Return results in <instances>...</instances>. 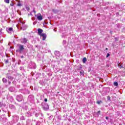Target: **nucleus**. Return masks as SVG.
I'll list each match as a JSON object with an SVG mask.
<instances>
[{
    "mask_svg": "<svg viewBox=\"0 0 125 125\" xmlns=\"http://www.w3.org/2000/svg\"><path fill=\"white\" fill-rule=\"evenodd\" d=\"M13 28L12 27H10L8 29V32H11L12 31Z\"/></svg>",
    "mask_w": 125,
    "mask_h": 125,
    "instance_id": "8",
    "label": "nucleus"
},
{
    "mask_svg": "<svg viewBox=\"0 0 125 125\" xmlns=\"http://www.w3.org/2000/svg\"><path fill=\"white\" fill-rule=\"evenodd\" d=\"M118 66H119L120 69H122V68H124V64H123V63H119L118 64Z\"/></svg>",
    "mask_w": 125,
    "mask_h": 125,
    "instance_id": "6",
    "label": "nucleus"
},
{
    "mask_svg": "<svg viewBox=\"0 0 125 125\" xmlns=\"http://www.w3.org/2000/svg\"><path fill=\"white\" fill-rule=\"evenodd\" d=\"M98 114H100V111H98L97 112Z\"/></svg>",
    "mask_w": 125,
    "mask_h": 125,
    "instance_id": "19",
    "label": "nucleus"
},
{
    "mask_svg": "<svg viewBox=\"0 0 125 125\" xmlns=\"http://www.w3.org/2000/svg\"><path fill=\"white\" fill-rule=\"evenodd\" d=\"M114 85H115V86H118V85H119L118 82H114Z\"/></svg>",
    "mask_w": 125,
    "mask_h": 125,
    "instance_id": "9",
    "label": "nucleus"
},
{
    "mask_svg": "<svg viewBox=\"0 0 125 125\" xmlns=\"http://www.w3.org/2000/svg\"><path fill=\"white\" fill-rule=\"evenodd\" d=\"M83 63H85V62H86V58H84L83 59Z\"/></svg>",
    "mask_w": 125,
    "mask_h": 125,
    "instance_id": "7",
    "label": "nucleus"
},
{
    "mask_svg": "<svg viewBox=\"0 0 125 125\" xmlns=\"http://www.w3.org/2000/svg\"><path fill=\"white\" fill-rule=\"evenodd\" d=\"M109 56H110V54H107V55H106V57H109Z\"/></svg>",
    "mask_w": 125,
    "mask_h": 125,
    "instance_id": "16",
    "label": "nucleus"
},
{
    "mask_svg": "<svg viewBox=\"0 0 125 125\" xmlns=\"http://www.w3.org/2000/svg\"><path fill=\"white\" fill-rule=\"evenodd\" d=\"M2 81L3 83H6V82H7V80L5 78H3Z\"/></svg>",
    "mask_w": 125,
    "mask_h": 125,
    "instance_id": "10",
    "label": "nucleus"
},
{
    "mask_svg": "<svg viewBox=\"0 0 125 125\" xmlns=\"http://www.w3.org/2000/svg\"><path fill=\"white\" fill-rule=\"evenodd\" d=\"M18 46L20 49L19 50L20 52H21V53L23 52V50H24V46L21 44H19Z\"/></svg>",
    "mask_w": 125,
    "mask_h": 125,
    "instance_id": "1",
    "label": "nucleus"
},
{
    "mask_svg": "<svg viewBox=\"0 0 125 125\" xmlns=\"http://www.w3.org/2000/svg\"><path fill=\"white\" fill-rule=\"evenodd\" d=\"M21 42H22V43H26V42H27V39L23 38L21 40Z\"/></svg>",
    "mask_w": 125,
    "mask_h": 125,
    "instance_id": "5",
    "label": "nucleus"
},
{
    "mask_svg": "<svg viewBox=\"0 0 125 125\" xmlns=\"http://www.w3.org/2000/svg\"><path fill=\"white\" fill-rule=\"evenodd\" d=\"M11 6H13V5H14V4H13V3H11L10 4Z\"/></svg>",
    "mask_w": 125,
    "mask_h": 125,
    "instance_id": "15",
    "label": "nucleus"
},
{
    "mask_svg": "<svg viewBox=\"0 0 125 125\" xmlns=\"http://www.w3.org/2000/svg\"><path fill=\"white\" fill-rule=\"evenodd\" d=\"M17 0H16V1H17Z\"/></svg>",
    "mask_w": 125,
    "mask_h": 125,
    "instance_id": "23",
    "label": "nucleus"
},
{
    "mask_svg": "<svg viewBox=\"0 0 125 125\" xmlns=\"http://www.w3.org/2000/svg\"><path fill=\"white\" fill-rule=\"evenodd\" d=\"M98 16H100V14H98Z\"/></svg>",
    "mask_w": 125,
    "mask_h": 125,
    "instance_id": "21",
    "label": "nucleus"
},
{
    "mask_svg": "<svg viewBox=\"0 0 125 125\" xmlns=\"http://www.w3.org/2000/svg\"><path fill=\"white\" fill-rule=\"evenodd\" d=\"M4 1L6 3H9V0H5Z\"/></svg>",
    "mask_w": 125,
    "mask_h": 125,
    "instance_id": "11",
    "label": "nucleus"
},
{
    "mask_svg": "<svg viewBox=\"0 0 125 125\" xmlns=\"http://www.w3.org/2000/svg\"><path fill=\"white\" fill-rule=\"evenodd\" d=\"M18 6H21V3H20V2H19L18 4Z\"/></svg>",
    "mask_w": 125,
    "mask_h": 125,
    "instance_id": "13",
    "label": "nucleus"
},
{
    "mask_svg": "<svg viewBox=\"0 0 125 125\" xmlns=\"http://www.w3.org/2000/svg\"><path fill=\"white\" fill-rule=\"evenodd\" d=\"M40 37L42 38V40L43 41H45V39H46V34L45 33H42L40 35Z\"/></svg>",
    "mask_w": 125,
    "mask_h": 125,
    "instance_id": "3",
    "label": "nucleus"
},
{
    "mask_svg": "<svg viewBox=\"0 0 125 125\" xmlns=\"http://www.w3.org/2000/svg\"><path fill=\"white\" fill-rule=\"evenodd\" d=\"M106 50H108V48H106Z\"/></svg>",
    "mask_w": 125,
    "mask_h": 125,
    "instance_id": "22",
    "label": "nucleus"
},
{
    "mask_svg": "<svg viewBox=\"0 0 125 125\" xmlns=\"http://www.w3.org/2000/svg\"><path fill=\"white\" fill-rule=\"evenodd\" d=\"M36 16L38 20H39L40 21L42 20V16L41 14H37Z\"/></svg>",
    "mask_w": 125,
    "mask_h": 125,
    "instance_id": "2",
    "label": "nucleus"
},
{
    "mask_svg": "<svg viewBox=\"0 0 125 125\" xmlns=\"http://www.w3.org/2000/svg\"><path fill=\"white\" fill-rule=\"evenodd\" d=\"M38 35L41 36V35L42 34V32H43L42 29L39 28L38 29Z\"/></svg>",
    "mask_w": 125,
    "mask_h": 125,
    "instance_id": "4",
    "label": "nucleus"
},
{
    "mask_svg": "<svg viewBox=\"0 0 125 125\" xmlns=\"http://www.w3.org/2000/svg\"><path fill=\"white\" fill-rule=\"evenodd\" d=\"M36 24H37V22H33V25H36Z\"/></svg>",
    "mask_w": 125,
    "mask_h": 125,
    "instance_id": "18",
    "label": "nucleus"
},
{
    "mask_svg": "<svg viewBox=\"0 0 125 125\" xmlns=\"http://www.w3.org/2000/svg\"><path fill=\"white\" fill-rule=\"evenodd\" d=\"M11 89H14V88H13V87H10V88H9V90H11Z\"/></svg>",
    "mask_w": 125,
    "mask_h": 125,
    "instance_id": "14",
    "label": "nucleus"
},
{
    "mask_svg": "<svg viewBox=\"0 0 125 125\" xmlns=\"http://www.w3.org/2000/svg\"><path fill=\"white\" fill-rule=\"evenodd\" d=\"M44 101L45 102H47V99H45Z\"/></svg>",
    "mask_w": 125,
    "mask_h": 125,
    "instance_id": "17",
    "label": "nucleus"
},
{
    "mask_svg": "<svg viewBox=\"0 0 125 125\" xmlns=\"http://www.w3.org/2000/svg\"><path fill=\"white\" fill-rule=\"evenodd\" d=\"M102 102V101H98L97 102V104H100V103Z\"/></svg>",
    "mask_w": 125,
    "mask_h": 125,
    "instance_id": "12",
    "label": "nucleus"
},
{
    "mask_svg": "<svg viewBox=\"0 0 125 125\" xmlns=\"http://www.w3.org/2000/svg\"><path fill=\"white\" fill-rule=\"evenodd\" d=\"M105 119H106V120H108V117H106L105 118Z\"/></svg>",
    "mask_w": 125,
    "mask_h": 125,
    "instance_id": "20",
    "label": "nucleus"
}]
</instances>
